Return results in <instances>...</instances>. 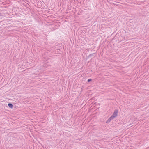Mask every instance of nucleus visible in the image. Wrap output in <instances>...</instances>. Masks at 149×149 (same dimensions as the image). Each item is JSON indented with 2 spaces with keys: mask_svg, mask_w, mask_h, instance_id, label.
I'll return each mask as SVG.
<instances>
[{
  "mask_svg": "<svg viewBox=\"0 0 149 149\" xmlns=\"http://www.w3.org/2000/svg\"><path fill=\"white\" fill-rule=\"evenodd\" d=\"M118 113V111L117 110H116L114 111L113 114L107 120V123H109L115 117L117 116V114Z\"/></svg>",
  "mask_w": 149,
  "mask_h": 149,
  "instance_id": "obj_1",
  "label": "nucleus"
},
{
  "mask_svg": "<svg viewBox=\"0 0 149 149\" xmlns=\"http://www.w3.org/2000/svg\"><path fill=\"white\" fill-rule=\"evenodd\" d=\"M8 107L10 108H12L13 107V106L12 104L11 103H9L8 104Z\"/></svg>",
  "mask_w": 149,
  "mask_h": 149,
  "instance_id": "obj_2",
  "label": "nucleus"
},
{
  "mask_svg": "<svg viewBox=\"0 0 149 149\" xmlns=\"http://www.w3.org/2000/svg\"><path fill=\"white\" fill-rule=\"evenodd\" d=\"M92 81V79H88V80H87V81L88 82L91 81Z\"/></svg>",
  "mask_w": 149,
  "mask_h": 149,
  "instance_id": "obj_3",
  "label": "nucleus"
}]
</instances>
